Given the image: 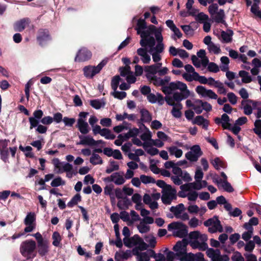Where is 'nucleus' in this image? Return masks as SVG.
I'll return each mask as SVG.
<instances>
[{
    "instance_id": "nucleus-1",
    "label": "nucleus",
    "mask_w": 261,
    "mask_h": 261,
    "mask_svg": "<svg viewBox=\"0 0 261 261\" xmlns=\"http://www.w3.org/2000/svg\"><path fill=\"white\" fill-rule=\"evenodd\" d=\"M214 121L217 125L221 124L224 129L231 130L236 135H238L241 129V127L236 124H234L233 126H231V124L229 122L230 118L228 115L225 113L222 114L221 118H215Z\"/></svg>"
},
{
    "instance_id": "nucleus-2",
    "label": "nucleus",
    "mask_w": 261,
    "mask_h": 261,
    "mask_svg": "<svg viewBox=\"0 0 261 261\" xmlns=\"http://www.w3.org/2000/svg\"><path fill=\"white\" fill-rule=\"evenodd\" d=\"M36 248L35 241L33 240H26L22 242L20 246V252L22 255L27 259L34 258L36 254H33Z\"/></svg>"
},
{
    "instance_id": "nucleus-3",
    "label": "nucleus",
    "mask_w": 261,
    "mask_h": 261,
    "mask_svg": "<svg viewBox=\"0 0 261 261\" xmlns=\"http://www.w3.org/2000/svg\"><path fill=\"white\" fill-rule=\"evenodd\" d=\"M169 231L176 230L173 234L175 237L180 238H184L188 234V227L183 223L180 222H173L168 225Z\"/></svg>"
},
{
    "instance_id": "nucleus-4",
    "label": "nucleus",
    "mask_w": 261,
    "mask_h": 261,
    "mask_svg": "<svg viewBox=\"0 0 261 261\" xmlns=\"http://www.w3.org/2000/svg\"><path fill=\"white\" fill-rule=\"evenodd\" d=\"M137 34L140 35L141 39L140 44L142 47H145L154 46L155 44V40L153 36H151V33L147 30H138Z\"/></svg>"
},
{
    "instance_id": "nucleus-5",
    "label": "nucleus",
    "mask_w": 261,
    "mask_h": 261,
    "mask_svg": "<svg viewBox=\"0 0 261 261\" xmlns=\"http://www.w3.org/2000/svg\"><path fill=\"white\" fill-rule=\"evenodd\" d=\"M106 63L107 61L102 60L96 66L91 65L85 66L83 70L84 76L87 79H92L101 71Z\"/></svg>"
},
{
    "instance_id": "nucleus-6",
    "label": "nucleus",
    "mask_w": 261,
    "mask_h": 261,
    "mask_svg": "<svg viewBox=\"0 0 261 261\" xmlns=\"http://www.w3.org/2000/svg\"><path fill=\"white\" fill-rule=\"evenodd\" d=\"M162 192L161 199L162 202L165 204L169 205L173 200L176 199V190L172 188L171 186H168L166 189L162 190Z\"/></svg>"
},
{
    "instance_id": "nucleus-7",
    "label": "nucleus",
    "mask_w": 261,
    "mask_h": 261,
    "mask_svg": "<svg viewBox=\"0 0 261 261\" xmlns=\"http://www.w3.org/2000/svg\"><path fill=\"white\" fill-rule=\"evenodd\" d=\"M52 39L49 30L47 29H39L38 30L36 40L41 47L45 46Z\"/></svg>"
},
{
    "instance_id": "nucleus-8",
    "label": "nucleus",
    "mask_w": 261,
    "mask_h": 261,
    "mask_svg": "<svg viewBox=\"0 0 261 261\" xmlns=\"http://www.w3.org/2000/svg\"><path fill=\"white\" fill-rule=\"evenodd\" d=\"M92 57L91 52L86 47L81 48L75 57V62H82L89 60Z\"/></svg>"
},
{
    "instance_id": "nucleus-9",
    "label": "nucleus",
    "mask_w": 261,
    "mask_h": 261,
    "mask_svg": "<svg viewBox=\"0 0 261 261\" xmlns=\"http://www.w3.org/2000/svg\"><path fill=\"white\" fill-rule=\"evenodd\" d=\"M33 117H30L29 118V120L30 124V129L38 126L40 122V119L43 116V112L41 110H35L33 112Z\"/></svg>"
},
{
    "instance_id": "nucleus-10",
    "label": "nucleus",
    "mask_w": 261,
    "mask_h": 261,
    "mask_svg": "<svg viewBox=\"0 0 261 261\" xmlns=\"http://www.w3.org/2000/svg\"><path fill=\"white\" fill-rule=\"evenodd\" d=\"M52 163L54 164L55 167L56 168L58 169V173H61L63 172H70L73 169V166L71 164L66 163L62 166V169L61 167V165L62 163L60 162V160L58 158H55L52 161Z\"/></svg>"
},
{
    "instance_id": "nucleus-11",
    "label": "nucleus",
    "mask_w": 261,
    "mask_h": 261,
    "mask_svg": "<svg viewBox=\"0 0 261 261\" xmlns=\"http://www.w3.org/2000/svg\"><path fill=\"white\" fill-rule=\"evenodd\" d=\"M196 91L199 95L203 97H208L213 99H216L218 98L217 95L213 90L206 89L202 86H197Z\"/></svg>"
},
{
    "instance_id": "nucleus-12",
    "label": "nucleus",
    "mask_w": 261,
    "mask_h": 261,
    "mask_svg": "<svg viewBox=\"0 0 261 261\" xmlns=\"http://www.w3.org/2000/svg\"><path fill=\"white\" fill-rule=\"evenodd\" d=\"M189 242L187 239L184 238L181 241H178L174 246L173 249L176 252L177 256H181L186 253V248Z\"/></svg>"
},
{
    "instance_id": "nucleus-13",
    "label": "nucleus",
    "mask_w": 261,
    "mask_h": 261,
    "mask_svg": "<svg viewBox=\"0 0 261 261\" xmlns=\"http://www.w3.org/2000/svg\"><path fill=\"white\" fill-rule=\"evenodd\" d=\"M31 22L30 19L28 17L23 18L17 21L13 24V29L15 32H22Z\"/></svg>"
},
{
    "instance_id": "nucleus-14",
    "label": "nucleus",
    "mask_w": 261,
    "mask_h": 261,
    "mask_svg": "<svg viewBox=\"0 0 261 261\" xmlns=\"http://www.w3.org/2000/svg\"><path fill=\"white\" fill-rule=\"evenodd\" d=\"M137 53L138 56H140L141 59L144 64H149L150 62L151 58L148 54V51L146 48L140 47L137 50Z\"/></svg>"
},
{
    "instance_id": "nucleus-15",
    "label": "nucleus",
    "mask_w": 261,
    "mask_h": 261,
    "mask_svg": "<svg viewBox=\"0 0 261 261\" xmlns=\"http://www.w3.org/2000/svg\"><path fill=\"white\" fill-rule=\"evenodd\" d=\"M76 127L78 128L80 132L84 135L87 134L89 132L90 128L88 123L85 120L78 119Z\"/></svg>"
},
{
    "instance_id": "nucleus-16",
    "label": "nucleus",
    "mask_w": 261,
    "mask_h": 261,
    "mask_svg": "<svg viewBox=\"0 0 261 261\" xmlns=\"http://www.w3.org/2000/svg\"><path fill=\"white\" fill-rule=\"evenodd\" d=\"M190 91L187 90L185 92H174L173 94V97L175 101L176 102L175 103H181L180 101L184 99L187 98L190 96Z\"/></svg>"
},
{
    "instance_id": "nucleus-17",
    "label": "nucleus",
    "mask_w": 261,
    "mask_h": 261,
    "mask_svg": "<svg viewBox=\"0 0 261 261\" xmlns=\"http://www.w3.org/2000/svg\"><path fill=\"white\" fill-rule=\"evenodd\" d=\"M79 138L81 139V140L80 142L76 143L77 145L94 146V142H95V140L91 136H84L82 135H80Z\"/></svg>"
},
{
    "instance_id": "nucleus-18",
    "label": "nucleus",
    "mask_w": 261,
    "mask_h": 261,
    "mask_svg": "<svg viewBox=\"0 0 261 261\" xmlns=\"http://www.w3.org/2000/svg\"><path fill=\"white\" fill-rule=\"evenodd\" d=\"M193 123L198 125H202L203 129L207 130L209 125V121L204 119L202 116L199 115L194 118Z\"/></svg>"
},
{
    "instance_id": "nucleus-19",
    "label": "nucleus",
    "mask_w": 261,
    "mask_h": 261,
    "mask_svg": "<svg viewBox=\"0 0 261 261\" xmlns=\"http://www.w3.org/2000/svg\"><path fill=\"white\" fill-rule=\"evenodd\" d=\"M210 162L217 170H219L220 169V167L224 169L227 167L226 162L221 160L219 157H216L214 160H211Z\"/></svg>"
},
{
    "instance_id": "nucleus-20",
    "label": "nucleus",
    "mask_w": 261,
    "mask_h": 261,
    "mask_svg": "<svg viewBox=\"0 0 261 261\" xmlns=\"http://www.w3.org/2000/svg\"><path fill=\"white\" fill-rule=\"evenodd\" d=\"M131 256V251L127 250L126 251H122L120 253L116 252L115 255V259L116 261H120V259L126 260Z\"/></svg>"
},
{
    "instance_id": "nucleus-21",
    "label": "nucleus",
    "mask_w": 261,
    "mask_h": 261,
    "mask_svg": "<svg viewBox=\"0 0 261 261\" xmlns=\"http://www.w3.org/2000/svg\"><path fill=\"white\" fill-rule=\"evenodd\" d=\"M140 112L141 115V121L142 122L148 123L151 121L152 116L147 110L142 109Z\"/></svg>"
},
{
    "instance_id": "nucleus-22",
    "label": "nucleus",
    "mask_w": 261,
    "mask_h": 261,
    "mask_svg": "<svg viewBox=\"0 0 261 261\" xmlns=\"http://www.w3.org/2000/svg\"><path fill=\"white\" fill-rule=\"evenodd\" d=\"M38 252L41 256L45 255L48 252V247L46 242L38 244Z\"/></svg>"
},
{
    "instance_id": "nucleus-23",
    "label": "nucleus",
    "mask_w": 261,
    "mask_h": 261,
    "mask_svg": "<svg viewBox=\"0 0 261 261\" xmlns=\"http://www.w3.org/2000/svg\"><path fill=\"white\" fill-rule=\"evenodd\" d=\"M217 203L219 204H224V207L227 211H230L232 210L231 204L228 203L223 196H220L216 198Z\"/></svg>"
},
{
    "instance_id": "nucleus-24",
    "label": "nucleus",
    "mask_w": 261,
    "mask_h": 261,
    "mask_svg": "<svg viewBox=\"0 0 261 261\" xmlns=\"http://www.w3.org/2000/svg\"><path fill=\"white\" fill-rule=\"evenodd\" d=\"M233 35V32L231 30H228L227 32L224 31L221 32V37L225 43H229L232 41L231 37Z\"/></svg>"
},
{
    "instance_id": "nucleus-25",
    "label": "nucleus",
    "mask_w": 261,
    "mask_h": 261,
    "mask_svg": "<svg viewBox=\"0 0 261 261\" xmlns=\"http://www.w3.org/2000/svg\"><path fill=\"white\" fill-rule=\"evenodd\" d=\"M152 145L158 147H162L164 145V143L160 139H151V142H145L143 143V148L146 150L147 147H151Z\"/></svg>"
},
{
    "instance_id": "nucleus-26",
    "label": "nucleus",
    "mask_w": 261,
    "mask_h": 261,
    "mask_svg": "<svg viewBox=\"0 0 261 261\" xmlns=\"http://www.w3.org/2000/svg\"><path fill=\"white\" fill-rule=\"evenodd\" d=\"M216 14V16L214 18L215 21L218 23H221L224 24L225 22L224 20L225 16L224 10L220 9Z\"/></svg>"
},
{
    "instance_id": "nucleus-27",
    "label": "nucleus",
    "mask_w": 261,
    "mask_h": 261,
    "mask_svg": "<svg viewBox=\"0 0 261 261\" xmlns=\"http://www.w3.org/2000/svg\"><path fill=\"white\" fill-rule=\"evenodd\" d=\"M254 3L251 6V12L257 17H261V10H259L258 5L260 3V0H253Z\"/></svg>"
},
{
    "instance_id": "nucleus-28",
    "label": "nucleus",
    "mask_w": 261,
    "mask_h": 261,
    "mask_svg": "<svg viewBox=\"0 0 261 261\" xmlns=\"http://www.w3.org/2000/svg\"><path fill=\"white\" fill-rule=\"evenodd\" d=\"M239 75L242 77V81L244 83H249L252 81L251 76L248 72L245 70L240 71Z\"/></svg>"
},
{
    "instance_id": "nucleus-29",
    "label": "nucleus",
    "mask_w": 261,
    "mask_h": 261,
    "mask_svg": "<svg viewBox=\"0 0 261 261\" xmlns=\"http://www.w3.org/2000/svg\"><path fill=\"white\" fill-rule=\"evenodd\" d=\"M182 106L181 103H176L173 107L171 111L172 115L175 118H179L181 116L180 110L182 109Z\"/></svg>"
},
{
    "instance_id": "nucleus-30",
    "label": "nucleus",
    "mask_w": 261,
    "mask_h": 261,
    "mask_svg": "<svg viewBox=\"0 0 261 261\" xmlns=\"http://www.w3.org/2000/svg\"><path fill=\"white\" fill-rule=\"evenodd\" d=\"M168 150L170 155H174L177 158H179L182 156V150L177 148L176 146H171L168 148Z\"/></svg>"
},
{
    "instance_id": "nucleus-31",
    "label": "nucleus",
    "mask_w": 261,
    "mask_h": 261,
    "mask_svg": "<svg viewBox=\"0 0 261 261\" xmlns=\"http://www.w3.org/2000/svg\"><path fill=\"white\" fill-rule=\"evenodd\" d=\"M100 135L104 137L106 139L113 140L116 138V136L112 133L111 130L106 128L102 129Z\"/></svg>"
},
{
    "instance_id": "nucleus-32",
    "label": "nucleus",
    "mask_w": 261,
    "mask_h": 261,
    "mask_svg": "<svg viewBox=\"0 0 261 261\" xmlns=\"http://www.w3.org/2000/svg\"><path fill=\"white\" fill-rule=\"evenodd\" d=\"M149 47H150V49H149L148 52L150 53L153 51H154V52H155V53H162L163 52L164 48H165L164 44L163 42L157 43V44L155 47L154 46Z\"/></svg>"
},
{
    "instance_id": "nucleus-33",
    "label": "nucleus",
    "mask_w": 261,
    "mask_h": 261,
    "mask_svg": "<svg viewBox=\"0 0 261 261\" xmlns=\"http://www.w3.org/2000/svg\"><path fill=\"white\" fill-rule=\"evenodd\" d=\"M82 200V197L80 194H75L67 203L69 207H72L74 205H76L79 202Z\"/></svg>"
},
{
    "instance_id": "nucleus-34",
    "label": "nucleus",
    "mask_w": 261,
    "mask_h": 261,
    "mask_svg": "<svg viewBox=\"0 0 261 261\" xmlns=\"http://www.w3.org/2000/svg\"><path fill=\"white\" fill-rule=\"evenodd\" d=\"M90 162L93 165H100L103 163V161L98 154L93 153L90 159Z\"/></svg>"
},
{
    "instance_id": "nucleus-35",
    "label": "nucleus",
    "mask_w": 261,
    "mask_h": 261,
    "mask_svg": "<svg viewBox=\"0 0 261 261\" xmlns=\"http://www.w3.org/2000/svg\"><path fill=\"white\" fill-rule=\"evenodd\" d=\"M36 220V215L34 213L30 212L28 213L24 219V223L25 225L32 224Z\"/></svg>"
},
{
    "instance_id": "nucleus-36",
    "label": "nucleus",
    "mask_w": 261,
    "mask_h": 261,
    "mask_svg": "<svg viewBox=\"0 0 261 261\" xmlns=\"http://www.w3.org/2000/svg\"><path fill=\"white\" fill-rule=\"evenodd\" d=\"M195 102L197 104H200L203 110H205L207 112H210L212 110V106L211 105L206 101L203 102L202 100L197 99L195 101Z\"/></svg>"
},
{
    "instance_id": "nucleus-37",
    "label": "nucleus",
    "mask_w": 261,
    "mask_h": 261,
    "mask_svg": "<svg viewBox=\"0 0 261 261\" xmlns=\"http://www.w3.org/2000/svg\"><path fill=\"white\" fill-rule=\"evenodd\" d=\"M223 231V229L220 221H217V224L216 226H212V227L208 228V231L212 233H215L217 231L222 232Z\"/></svg>"
},
{
    "instance_id": "nucleus-38",
    "label": "nucleus",
    "mask_w": 261,
    "mask_h": 261,
    "mask_svg": "<svg viewBox=\"0 0 261 261\" xmlns=\"http://www.w3.org/2000/svg\"><path fill=\"white\" fill-rule=\"evenodd\" d=\"M110 168H107L106 170V172L107 174H110L114 171H117L119 169V166L116 164V162L113 160L110 161Z\"/></svg>"
},
{
    "instance_id": "nucleus-39",
    "label": "nucleus",
    "mask_w": 261,
    "mask_h": 261,
    "mask_svg": "<svg viewBox=\"0 0 261 261\" xmlns=\"http://www.w3.org/2000/svg\"><path fill=\"white\" fill-rule=\"evenodd\" d=\"M52 239L53 240V245L56 247L59 246L60 242L62 240L61 235L58 231H55L52 235Z\"/></svg>"
},
{
    "instance_id": "nucleus-40",
    "label": "nucleus",
    "mask_w": 261,
    "mask_h": 261,
    "mask_svg": "<svg viewBox=\"0 0 261 261\" xmlns=\"http://www.w3.org/2000/svg\"><path fill=\"white\" fill-rule=\"evenodd\" d=\"M220 221L219 220L218 216H214L213 218L207 219L204 221L203 224L205 226L208 227L210 226H216L217 224V221Z\"/></svg>"
},
{
    "instance_id": "nucleus-41",
    "label": "nucleus",
    "mask_w": 261,
    "mask_h": 261,
    "mask_svg": "<svg viewBox=\"0 0 261 261\" xmlns=\"http://www.w3.org/2000/svg\"><path fill=\"white\" fill-rule=\"evenodd\" d=\"M90 104L93 108L95 109H99L105 105V102H102L99 99H93L90 101Z\"/></svg>"
},
{
    "instance_id": "nucleus-42",
    "label": "nucleus",
    "mask_w": 261,
    "mask_h": 261,
    "mask_svg": "<svg viewBox=\"0 0 261 261\" xmlns=\"http://www.w3.org/2000/svg\"><path fill=\"white\" fill-rule=\"evenodd\" d=\"M254 125L255 127L253 129V132L261 139V119L256 120Z\"/></svg>"
},
{
    "instance_id": "nucleus-43",
    "label": "nucleus",
    "mask_w": 261,
    "mask_h": 261,
    "mask_svg": "<svg viewBox=\"0 0 261 261\" xmlns=\"http://www.w3.org/2000/svg\"><path fill=\"white\" fill-rule=\"evenodd\" d=\"M121 78L119 75L114 76L111 81V87L114 91H116L117 89L119 82L121 81Z\"/></svg>"
},
{
    "instance_id": "nucleus-44",
    "label": "nucleus",
    "mask_w": 261,
    "mask_h": 261,
    "mask_svg": "<svg viewBox=\"0 0 261 261\" xmlns=\"http://www.w3.org/2000/svg\"><path fill=\"white\" fill-rule=\"evenodd\" d=\"M140 178L141 182L145 184L149 183L154 184L156 182L154 178L151 176H147L145 175H141L140 177Z\"/></svg>"
},
{
    "instance_id": "nucleus-45",
    "label": "nucleus",
    "mask_w": 261,
    "mask_h": 261,
    "mask_svg": "<svg viewBox=\"0 0 261 261\" xmlns=\"http://www.w3.org/2000/svg\"><path fill=\"white\" fill-rule=\"evenodd\" d=\"M208 19V16L207 15L205 14L203 12L199 13L195 17V20L200 23H202L205 22V21Z\"/></svg>"
},
{
    "instance_id": "nucleus-46",
    "label": "nucleus",
    "mask_w": 261,
    "mask_h": 261,
    "mask_svg": "<svg viewBox=\"0 0 261 261\" xmlns=\"http://www.w3.org/2000/svg\"><path fill=\"white\" fill-rule=\"evenodd\" d=\"M147 28V24L145 19L140 18L138 19L137 27L136 30L138 32V30L142 31V30H144Z\"/></svg>"
},
{
    "instance_id": "nucleus-47",
    "label": "nucleus",
    "mask_w": 261,
    "mask_h": 261,
    "mask_svg": "<svg viewBox=\"0 0 261 261\" xmlns=\"http://www.w3.org/2000/svg\"><path fill=\"white\" fill-rule=\"evenodd\" d=\"M63 121L65 126L71 127L75 122V119L74 118L64 117L63 118Z\"/></svg>"
},
{
    "instance_id": "nucleus-48",
    "label": "nucleus",
    "mask_w": 261,
    "mask_h": 261,
    "mask_svg": "<svg viewBox=\"0 0 261 261\" xmlns=\"http://www.w3.org/2000/svg\"><path fill=\"white\" fill-rule=\"evenodd\" d=\"M186 158L190 162H196L198 160V156L195 154L192 151H190L186 153Z\"/></svg>"
},
{
    "instance_id": "nucleus-49",
    "label": "nucleus",
    "mask_w": 261,
    "mask_h": 261,
    "mask_svg": "<svg viewBox=\"0 0 261 261\" xmlns=\"http://www.w3.org/2000/svg\"><path fill=\"white\" fill-rule=\"evenodd\" d=\"M194 75L196 77L195 81H198L202 84H206L207 83L208 80L205 76L199 75L197 72H194Z\"/></svg>"
},
{
    "instance_id": "nucleus-50",
    "label": "nucleus",
    "mask_w": 261,
    "mask_h": 261,
    "mask_svg": "<svg viewBox=\"0 0 261 261\" xmlns=\"http://www.w3.org/2000/svg\"><path fill=\"white\" fill-rule=\"evenodd\" d=\"M145 71L147 72L148 73L153 75L158 72V70L156 69V65H154V64L150 66H145Z\"/></svg>"
},
{
    "instance_id": "nucleus-51",
    "label": "nucleus",
    "mask_w": 261,
    "mask_h": 261,
    "mask_svg": "<svg viewBox=\"0 0 261 261\" xmlns=\"http://www.w3.org/2000/svg\"><path fill=\"white\" fill-rule=\"evenodd\" d=\"M207 69L210 72L217 73L219 71V66L214 62H210L208 64Z\"/></svg>"
},
{
    "instance_id": "nucleus-52",
    "label": "nucleus",
    "mask_w": 261,
    "mask_h": 261,
    "mask_svg": "<svg viewBox=\"0 0 261 261\" xmlns=\"http://www.w3.org/2000/svg\"><path fill=\"white\" fill-rule=\"evenodd\" d=\"M64 184L65 182L62 180L61 177H58L52 180L50 185L53 187H57Z\"/></svg>"
},
{
    "instance_id": "nucleus-53",
    "label": "nucleus",
    "mask_w": 261,
    "mask_h": 261,
    "mask_svg": "<svg viewBox=\"0 0 261 261\" xmlns=\"http://www.w3.org/2000/svg\"><path fill=\"white\" fill-rule=\"evenodd\" d=\"M1 159L5 163H9V151L7 150H2L0 151Z\"/></svg>"
},
{
    "instance_id": "nucleus-54",
    "label": "nucleus",
    "mask_w": 261,
    "mask_h": 261,
    "mask_svg": "<svg viewBox=\"0 0 261 261\" xmlns=\"http://www.w3.org/2000/svg\"><path fill=\"white\" fill-rule=\"evenodd\" d=\"M191 151H192L195 154L198 155V158L201 156L203 153L199 145H193L191 148Z\"/></svg>"
},
{
    "instance_id": "nucleus-55",
    "label": "nucleus",
    "mask_w": 261,
    "mask_h": 261,
    "mask_svg": "<svg viewBox=\"0 0 261 261\" xmlns=\"http://www.w3.org/2000/svg\"><path fill=\"white\" fill-rule=\"evenodd\" d=\"M112 94L115 98H118L119 99H123L126 96V93L125 92H119L117 91V90L115 91H114V92L112 93Z\"/></svg>"
},
{
    "instance_id": "nucleus-56",
    "label": "nucleus",
    "mask_w": 261,
    "mask_h": 261,
    "mask_svg": "<svg viewBox=\"0 0 261 261\" xmlns=\"http://www.w3.org/2000/svg\"><path fill=\"white\" fill-rule=\"evenodd\" d=\"M203 177V173L201 168L197 169L194 176L196 182L201 181Z\"/></svg>"
},
{
    "instance_id": "nucleus-57",
    "label": "nucleus",
    "mask_w": 261,
    "mask_h": 261,
    "mask_svg": "<svg viewBox=\"0 0 261 261\" xmlns=\"http://www.w3.org/2000/svg\"><path fill=\"white\" fill-rule=\"evenodd\" d=\"M208 48L210 52H213L215 54H218L221 51L220 47L217 46L214 43H212L209 45Z\"/></svg>"
},
{
    "instance_id": "nucleus-58",
    "label": "nucleus",
    "mask_w": 261,
    "mask_h": 261,
    "mask_svg": "<svg viewBox=\"0 0 261 261\" xmlns=\"http://www.w3.org/2000/svg\"><path fill=\"white\" fill-rule=\"evenodd\" d=\"M137 228L141 233H146L150 230L149 226L146 225L145 224H142V222H141L140 225H138Z\"/></svg>"
},
{
    "instance_id": "nucleus-59",
    "label": "nucleus",
    "mask_w": 261,
    "mask_h": 261,
    "mask_svg": "<svg viewBox=\"0 0 261 261\" xmlns=\"http://www.w3.org/2000/svg\"><path fill=\"white\" fill-rule=\"evenodd\" d=\"M130 67L129 65L126 66L125 67H121L119 68V71L120 73L121 76L124 77L128 73H129L130 71Z\"/></svg>"
},
{
    "instance_id": "nucleus-60",
    "label": "nucleus",
    "mask_w": 261,
    "mask_h": 261,
    "mask_svg": "<svg viewBox=\"0 0 261 261\" xmlns=\"http://www.w3.org/2000/svg\"><path fill=\"white\" fill-rule=\"evenodd\" d=\"M181 28L186 35H192L193 34L194 30L190 25H183L181 26Z\"/></svg>"
},
{
    "instance_id": "nucleus-61",
    "label": "nucleus",
    "mask_w": 261,
    "mask_h": 261,
    "mask_svg": "<svg viewBox=\"0 0 261 261\" xmlns=\"http://www.w3.org/2000/svg\"><path fill=\"white\" fill-rule=\"evenodd\" d=\"M154 161V160L153 159H151L150 160V163L151 164L150 165V169L153 173L159 174L161 170L157 167L156 164H152Z\"/></svg>"
},
{
    "instance_id": "nucleus-62",
    "label": "nucleus",
    "mask_w": 261,
    "mask_h": 261,
    "mask_svg": "<svg viewBox=\"0 0 261 261\" xmlns=\"http://www.w3.org/2000/svg\"><path fill=\"white\" fill-rule=\"evenodd\" d=\"M227 97L229 101L232 105H235L237 102L238 97L237 96L232 92H229L227 94Z\"/></svg>"
},
{
    "instance_id": "nucleus-63",
    "label": "nucleus",
    "mask_w": 261,
    "mask_h": 261,
    "mask_svg": "<svg viewBox=\"0 0 261 261\" xmlns=\"http://www.w3.org/2000/svg\"><path fill=\"white\" fill-rule=\"evenodd\" d=\"M140 90L142 94L147 96L151 92V88L148 86H141Z\"/></svg>"
},
{
    "instance_id": "nucleus-64",
    "label": "nucleus",
    "mask_w": 261,
    "mask_h": 261,
    "mask_svg": "<svg viewBox=\"0 0 261 261\" xmlns=\"http://www.w3.org/2000/svg\"><path fill=\"white\" fill-rule=\"evenodd\" d=\"M218 6L217 4H212L208 7V12L211 15H213L218 12Z\"/></svg>"
}]
</instances>
